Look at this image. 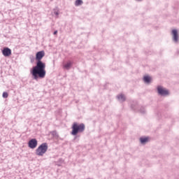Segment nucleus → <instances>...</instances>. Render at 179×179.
<instances>
[{
  "mask_svg": "<svg viewBox=\"0 0 179 179\" xmlns=\"http://www.w3.org/2000/svg\"><path fill=\"white\" fill-rule=\"evenodd\" d=\"M157 90L159 94H161L162 96H167V94H169V90L163 88L162 86H158Z\"/></svg>",
  "mask_w": 179,
  "mask_h": 179,
  "instance_id": "nucleus-5",
  "label": "nucleus"
},
{
  "mask_svg": "<svg viewBox=\"0 0 179 179\" xmlns=\"http://www.w3.org/2000/svg\"><path fill=\"white\" fill-rule=\"evenodd\" d=\"M2 54L4 57H10L12 55V50L9 48H4L2 50Z\"/></svg>",
  "mask_w": 179,
  "mask_h": 179,
  "instance_id": "nucleus-6",
  "label": "nucleus"
},
{
  "mask_svg": "<svg viewBox=\"0 0 179 179\" xmlns=\"http://www.w3.org/2000/svg\"><path fill=\"white\" fill-rule=\"evenodd\" d=\"M38 142L36 138L31 139L28 143V146L30 149H36L37 148Z\"/></svg>",
  "mask_w": 179,
  "mask_h": 179,
  "instance_id": "nucleus-4",
  "label": "nucleus"
},
{
  "mask_svg": "<svg viewBox=\"0 0 179 179\" xmlns=\"http://www.w3.org/2000/svg\"><path fill=\"white\" fill-rule=\"evenodd\" d=\"M117 99L120 100V101H125V96L124 94L118 95Z\"/></svg>",
  "mask_w": 179,
  "mask_h": 179,
  "instance_id": "nucleus-11",
  "label": "nucleus"
},
{
  "mask_svg": "<svg viewBox=\"0 0 179 179\" xmlns=\"http://www.w3.org/2000/svg\"><path fill=\"white\" fill-rule=\"evenodd\" d=\"M9 96V94H8V92H3V97L4 99H8V96Z\"/></svg>",
  "mask_w": 179,
  "mask_h": 179,
  "instance_id": "nucleus-13",
  "label": "nucleus"
},
{
  "mask_svg": "<svg viewBox=\"0 0 179 179\" xmlns=\"http://www.w3.org/2000/svg\"><path fill=\"white\" fill-rule=\"evenodd\" d=\"M138 1H141V0H138Z\"/></svg>",
  "mask_w": 179,
  "mask_h": 179,
  "instance_id": "nucleus-15",
  "label": "nucleus"
},
{
  "mask_svg": "<svg viewBox=\"0 0 179 179\" xmlns=\"http://www.w3.org/2000/svg\"><path fill=\"white\" fill-rule=\"evenodd\" d=\"M143 80L145 83H150L152 78L149 76H145L143 77Z\"/></svg>",
  "mask_w": 179,
  "mask_h": 179,
  "instance_id": "nucleus-10",
  "label": "nucleus"
},
{
  "mask_svg": "<svg viewBox=\"0 0 179 179\" xmlns=\"http://www.w3.org/2000/svg\"><path fill=\"white\" fill-rule=\"evenodd\" d=\"M140 142L141 143H146L147 142H149V137H142L140 138Z\"/></svg>",
  "mask_w": 179,
  "mask_h": 179,
  "instance_id": "nucleus-9",
  "label": "nucleus"
},
{
  "mask_svg": "<svg viewBox=\"0 0 179 179\" xmlns=\"http://www.w3.org/2000/svg\"><path fill=\"white\" fill-rule=\"evenodd\" d=\"M71 66H72L71 62H67L66 64L63 65V68H64V69H69Z\"/></svg>",
  "mask_w": 179,
  "mask_h": 179,
  "instance_id": "nucleus-8",
  "label": "nucleus"
},
{
  "mask_svg": "<svg viewBox=\"0 0 179 179\" xmlns=\"http://www.w3.org/2000/svg\"><path fill=\"white\" fill-rule=\"evenodd\" d=\"M82 3H83V1L82 0H76L75 5H76V6H79L82 5Z\"/></svg>",
  "mask_w": 179,
  "mask_h": 179,
  "instance_id": "nucleus-12",
  "label": "nucleus"
},
{
  "mask_svg": "<svg viewBox=\"0 0 179 179\" xmlns=\"http://www.w3.org/2000/svg\"><path fill=\"white\" fill-rule=\"evenodd\" d=\"M45 55V52L44 50L38 52L36 55V66L33 67L32 71H31V73L35 80H38V78L40 79L45 78V63L41 61Z\"/></svg>",
  "mask_w": 179,
  "mask_h": 179,
  "instance_id": "nucleus-1",
  "label": "nucleus"
},
{
  "mask_svg": "<svg viewBox=\"0 0 179 179\" xmlns=\"http://www.w3.org/2000/svg\"><path fill=\"white\" fill-rule=\"evenodd\" d=\"M85 124L83 123L78 124L77 122H74L72 125V131H71V135L76 136L79 134V132H83L85 131Z\"/></svg>",
  "mask_w": 179,
  "mask_h": 179,
  "instance_id": "nucleus-2",
  "label": "nucleus"
},
{
  "mask_svg": "<svg viewBox=\"0 0 179 179\" xmlns=\"http://www.w3.org/2000/svg\"><path fill=\"white\" fill-rule=\"evenodd\" d=\"M58 33V31H55V32H54V34H57Z\"/></svg>",
  "mask_w": 179,
  "mask_h": 179,
  "instance_id": "nucleus-14",
  "label": "nucleus"
},
{
  "mask_svg": "<svg viewBox=\"0 0 179 179\" xmlns=\"http://www.w3.org/2000/svg\"><path fill=\"white\" fill-rule=\"evenodd\" d=\"M48 150V144L47 143H43L36 150V156H44Z\"/></svg>",
  "mask_w": 179,
  "mask_h": 179,
  "instance_id": "nucleus-3",
  "label": "nucleus"
},
{
  "mask_svg": "<svg viewBox=\"0 0 179 179\" xmlns=\"http://www.w3.org/2000/svg\"><path fill=\"white\" fill-rule=\"evenodd\" d=\"M172 34L173 41H176V43H177V41H178V31H177V29L172 30Z\"/></svg>",
  "mask_w": 179,
  "mask_h": 179,
  "instance_id": "nucleus-7",
  "label": "nucleus"
}]
</instances>
